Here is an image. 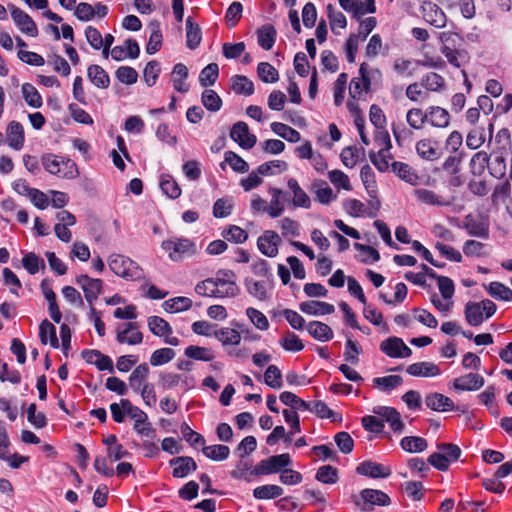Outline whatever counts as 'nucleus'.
<instances>
[{
	"label": "nucleus",
	"mask_w": 512,
	"mask_h": 512,
	"mask_svg": "<svg viewBox=\"0 0 512 512\" xmlns=\"http://www.w3.org/2000/svg\"><path fill=\"white\" fill-rule=\"evenodd\" d=\"M42 165L47 172L62 178L73 179L79 175L78 168L72 160L54 154L42 156Z\"/></svg>",
	"instance_id": "f257e3e1"
},
{
	"label": "nucleus",
	"mask_w": 512,
	"mask_h": 512,
	"mask_svg": "<svg viewBox=\"0 0 512 512\" xmlns=\"http://www.w3.org/2000/svg\"><path fill=\"white\" fill-rule=\"evenodd\" d=\"M108 265L113 273L126 280H137L143 275L141 267L135 261L123 255L110 256Z\"/></svg>",
	"instance_id": "f03ea898"
},
{
	"label": "nucleus",
	"mask_w": 512,
	"mask_h": 512,
	"mask_svg": "<svg viewBox=\"0 0 512 512\" xmlns=\"http://www.w3.org/2000/svg\"><path fill=\"white\" fill-rule=\"evenodd\" d=\"M161 247L168 253L169 258L174 262H179L185 257H190L197 253L195 243L187 238L164 240L161 243Z\"/></svg>",
	"instance_id": "7ed1b4c3"
},
{
	"label": "nucleus",
	"mask_w": 512,
	"mask_h": 512,
	"mask_svg": "<svg viewBox=\"0 0 512 512\" xmlns=\"http://www.w3.org/2000/svg\"><path fill=\"white\" fill-rule=\"evenodd\" d=\"M352 501L361 511L373 510V506H388L391 499L385 492L377 489L366 488L360 492V496L352 495Z\"/></svg>",
	"instance_id": "20e7f679"
},
{
	"label": "nucleus",
	"mask_w": 512,
	"mask_h": 512,
	"mask_svg": "<svg viewBox=\"0 0 512 512\" xmlns=\"http://www.w3.org/2000/svg\"><path fill=\"white\" fill-rule=\"evenodd\" d=\"M292 461L290 455L287 453L271 456L267 459L261 460L250 475L260 476L277 473L283 470V468L291 465Z\"/></svg>",
	"instance_id": "39448f33"
},
{
	"label": "nucleus",
	"mask_w": 512,
	"mask_h": 512,
	"mask_svg": "<svg viewBox=\"0 0 512 512\" xmlns=\"http://www.w3.org/2000/svg\"><path fill=\"white\" fill-rule=\"evenodd\" d=\"M216 287L219 288V298L235 297L239 293V287L235 282V273L231 270H219L213 278Z\"/></svg>",
	"instance_id": "423d86ee"
},
{
	"label": "nucleus",
	"mask_w": 512,
	"mask_h": 512,
	"mask_svg": "<svg viewBox=\"0 0 512 512\" xmlns=\"http://www.w3.org/2000/svg\"><path fill=\"white\" fill-rule=\"evenodd\" d=\"M76 284L83 290L85 299L89 305H92L103 291V281L101 279L91 278L86 274L78 276L76 278Z\"/></svg>",
	"instance_id": "0eeeda50"
},
{
	"label": "nucleus",
	"mask_w": 512,
	"mask_h": 512,
	"mask_svg": "<svg viewBox=\"0 0 512 512\" xmlns=\"http://www.w3.org/2000/svg\"><path fill=\"white\" fill-rule=\"evenodd\" d=\"M421 11L424 20L430 25L436 28H443L446 26L447 17L437 4L425 1L421 5Z\"/></svg>",
	"instance_id": "6e6552de"
},
{
	"label": "nucleus",
	"mask_w": 512,
	"mask_h": 512,
	"mask_svg": "<svg viewBox=\"0 0 512 512\" xmlns=\"http://www.w3.org/2000/svg\"><path fill=\"white\" fill-rule=\"evenodd\" d=\"M230 137L244 149L252 148L257 141L256 136L249 132L248 125L242 121H239L232 126Z\"/></svg>",
	"instance_id": "1a4fd4ad"
},
{
	"label": "nucleus",
	"mask_w": 512,
	"mask_h": 512,
	"mask_svg": "<svg viewBox=\"0 0 512 512\" xmlns=\"http://www.w3.org/2000/svg\"><path fill=\"white\" fill-rule=\"evenodd\" d=\"M11 17L23 33L31 37H36L38 35V28L36 23L26 12L12 5Z\"/></svg>",
	"instance_id": "9d476101"
},
{
	"label": "nucleus",
	"mask_w": 512,
	"mask_h": 512,
	"mask_svg": "<svg viewBox=\"0 0 512 512\" xmlns=\"http://www.w3.org/2000/svg\"><path fill=\"white\" fill-rule=\"evenodd\" d=\"M281 243L280 236L272 230H267L257 240L258 249L268 257H275L278 254V246Z\"/></svg>",
	"instance_id": "9b49d317"
},
{
	"label": "nucleus",
	"mask_w": 512,
	"mask_h": 512,
	"mask_svg": "<svg viewBox=\"0 0 512 512\" xmlns=\"http://www.w3.org/2000/svg\"><path fill=\"white\" fill-rule=\"evenodd\" d=\"M356 471L360 475L370 478H387L391 475V468L373 461H364L359 464Z\"/></svg>",
	"instance_id": "f8f14e48"
},
{
	"label": "nucleus",
	"mask_w": 512,
	"mask_h": 512,
	"mask_svg": "<svg viewBox=\"0 0 512 512\" xmlns=\"http://www.w3.org/2000/svg\"><path fill=\"white\" fill-rule=\"evenodd\" d=\"M484 377L469 373L453 380V388L458 391H476L484 386Z\"/></svg>",
	"instance_id": "ddd939ff"
},
{
	"label": "nucleus",
	"mask_w": 512,
	"mask_h": 512,
	"mask_svg": "<svg viewBox=\"0 0 512 512\" xmlns=\"http://www.w3.org/2000/svg\"><path fill=\"white\" fill-rule=\"evenodd\" d=\"M116 339L120 344L137 345L143 340V334L138 330L136 322H128L124 324V329H117Z\"/></svg>",
	"instance_id": "4468645a"
},
{
	"label": "nucleus",
	"mask_w": 512,
	"mask_h": 512,
	"mask_svg": "<svg viewBox=\"0 0 512 512\" xmlns=\"http://www.w3.org/2000/svg\"><path fill=\"white\" fill-rule=\"evenodd\" d=\"M169 464L173 467L172 474L175 478H184L197 469L195 460L189 456L174 457L169 461Z\"/></svg>",
	"instance_id": "2eb2a0df"
},
{
	"label": "nucleus",
	"mask_w": 512,
	"mask_h": 512,
	"mask_svg": "<svg viewBox=\"0 0 512 512\" xmlns=\"http://www.w3.org/2000/svg\"><path fill=\"white\" fill-rule=\"evenodd\" d=\"M464 228L470 236L487 239L489 236V225L481 218H475L471 214L464 218Z\"/></svg>",
	"instance_id": "dca6fc26"
},
{
	"label": "nucleus",
	"mask_w": 512,
	"mask_h": 512,
	"mask_svg": "<svg viewBox=\"0 0 512 512\" xmlns=\"http://www.w3.org/2000/svg\"><path fill=\"white\" fill-rule=\"evenodd\" d=\"M425 404L431 410L438 412L456 409L452 399L438 392L427 394L425 397Z\"/></svg>",
	"instance_id": "f3484780"
},
{
	"label": "nucleus",
	"mask_w": 512,
	"mask_h": 512,
	"mask_svg": "<svg viewBox=\"0 0 512 512\" xmlns=\"http://www.w3.org/2000/svg\"><path fill=\"white\" fill-rule=\"evenodd\" d=\"M299 309L307 315L323 316L332 314L335 308L332 304L322 301L310 300L300 303Z\"/></svg>",
	"instance_id": "a211bd4d"
},
{
	"label": "nucleus",
	"mask_w": 512,
	"mask_h": 512,
	"mask_svg": "<svg viewBox=\"0 0 512 512\" xmlns=\"http://www.w3.org/2000/svg\"><path fill=\"white\" fill-rule=\"evenodd\" d=\"M406 372L415 377H436L440 374V369L433 362L423 361L409 365Z\"/></svg>",
	"instance_id": "6ab92c4d"
},
{
	"label": "nucleus",
	"mask_w": 512,
	"mask_h": 512,
	"mask_svg": "<svg viewBox=\"0 0 512 512\" xmlns=\"http://www.w3.org/2000/svg\"><path fill=\"white\" fill-rule=\"evenodd\" d=\"M25 141L22 125L17 121H12L7 126V142L10 147L20 150Z\"/></svg>",
	"instance_id": "aec40b11"
},
{
	"label": "nucleus",
	"mask_w": 512,
	"mask_h": 512,
	"mask_svg": "<svg viewBox=\"0 0 512 512\" xmlns=\"http://www.w3.org/2000/svg\"><path fill=\"white\" fill-rule=\"evenodd\" d=\"M306 329L308 333L318 341L326 342L333 338V331L326 323L311 321L307 324Z\"/></svg>",
	"instance_id": "412c9836"
},
{
	"label": "nucleus",
	"mask_w": 512,
	"mask_h": 512,
	"mask_svg": "<svg viewBox=\"0 0 512 512\" xmlns=\"http://www.w3.org/2000/svg\"><path fill=\"white\" fill-rule=\"evenodd\" d=\"M277 31L271 24H265L257 30V40L261 48L266 51L272 49L276 41Z\"/></svg>",
	"instance_id": "4be33fe9"
},
{
	"label": "nucleus",
	"mask_w": 512,
	"mask_h": 512,
	"mask_svg": "<svg viewBox=\"0 0 512 512\" xmlns=\"http://www.w3.org/2000/svg\"><path fill=\"white\" fill-rule=\"evenodd\" d=\"M464 315L467 323L471 326H479L483 323L485 317L480 302L469 301L465 305Z\"/></svg>",
	"instance_id": "5701e85b"
},
{
	"label": "nucleus",
	"mask_w": 512,
	"mask_h": 512,
	"mask_svg": "<svg viewBox=\"0 0 512 512\" xmlns=\"http://www.w3.org/2000/svg\"><path fill=\"white\" fill-rule=\"evenodd\" d=\"M287 185L293 193V205L296 207L310 208L311 200L307 193L300 187L298 181L294 178H290Z\"/></svg>",
	"instance_id": "b1692460"
},
{
	"label": "nucleus",
	"mask_w": 512,
	"mask_h": 512,
	"mask_svg": "<svg viewBox=\"0 0 512 512\" xmlns=\"http://www.w3.org/2000/svg\"><path fill=\"white\" fill-rule=\"evenodd\" d=\"M202 30L195 24L191 17L186 19V45L190 50H195L201 43Z\"/></svg>",
	"instance_id": "393cba45"
},
{
	"label": "nucleus",
	"mask_w": 512,
	"mask_h": 512,
	"mask_svg": "<svg viewBox=\"0 0 512 512\" xmlns=\"http://www.w3.org/2000/svg\"><path fill=\"white\" fill-rule=\"evenodd\" d=\"M428 121L432 126L444 128L449 125L450 115L448 111L439 106H431L427 109Z\"/></svg>",
	"instance_id": "a878e982"
},
{
	"label": "nucleus",
	"mask_w": 512,
	"mask_h": 512,
	"mask_svg": "<svg viewBox=\"0 0 512 512\" xmlns=\"http://www.w3.org/2000/svg\"><path fill=\"white\" fill-rule=\"evenodd\" d=\"M150 369L146 363L139 364L129 376V385L135 391L139 392L144 383H147Z\"/></svg>",
	"instance_id": "bb28decb"
},
{
	"label": "nucleus",
	"mask_w": 512,
	"mask_h": 512,
	"mask_svg": "<svg viewBox=\"0 0 512 512\" xmlns=\"http://www.w3.org/2000/svg\"><path fill=\"white\" fill-rule=\"evenodd\" d=\"M87 76L89 80L98 88L105 89L110 84L109 75L99 65L93 64L88 67Z\"/></svg>",
	"instance_id": "cd10ccee"
},
{
	"label": "nucleus",
	"mask_w": 512,
	"mask_h": 512,
	"mask_svg": "<svg viewBox=\"0 0 512 512\" xmlns=\"http://www.w3.org/2000/svg\"><path fill=\"white\" fill-rule=\"evenodd\" d=\"M224 157V161L220 164L222 170L225 169L226 163L238 173H245L249 170L248 163L235 152L227 151L225 152Z\"/></svg>",
	"instance_id": "c85d7f7f"
},
{
	"label": "nucleus",
	"mask_w": 512,
	"mask_h": 512,
	"mask_svg": "<svg viewBox=\"0 0 512 512\" xmlns=\"http://www.w3.org/2000/svg\"><path fill=\"white\" fill-rule=\"evenodd\" d=\"M231 89L236 94L250 96L254 93V84L246 76L235 75L231 78Z\"/></svg>",
	"instance_id": "c756f323"
},
{
	"label": "nucleus",
	"mask_w": 512,
	"mask_h": 512,
	"mask_svg": "<svg viewBox=\"0 0 512 512\" xmlns=\"http://www.w3.org/2000/svg\"><path fill=\"white\" fill-rule=\"evenodd\" d=\"M271 129L275 134L291 143H296L301 139L300 133L296 129L284 123L273 122L271 124Z\"/></svg>",
	"instance_id": "7c9ffc66"
},
{
	"label": "nucleus",
	"mask_w": 512,
	"mask_h": 512,
	"mask_svg": "<svg viewBox=\"0 0 512 512\" xmlns=\"http://www.w3.org/2000/svg\"><path fill=\"white\" fill-rule=\"evenodd\" d=\"M284 490L281 486L267 484L258 486L253 490V496L259 500L275 499L283 494Z\"/></svg>",
	"instance_id": "2f4dec72"
},
{
	"label": "nucleus",
	"mask_w": 512,
	"mask_h": 512,
	"mask_svg": "<svg viewBox=\"0 0 512 512\" xmlns=\"http://www.w3.org/2000/svg\"><path fill=\"white\" fill-rule=\"evenodd\" d=\"M418 155L426 160L433 161L441 156V151L432 145L431 140L423 139L416 144Z\"/></svg>",
	"instance_id": "473e14b6"
},
{
	"label": "nucleus",
	"mask_w": 512,
	"mask_h": 512,
	"mask_svg": "<svg viewBox=\"0 0 512 512\" xmlns=\"http://www.w3.org/2000/svg\"><path fill=\"white\" fill-rule=\"evenodd\" d=\"M391 168L402 180L412 185L417 184L419 177L408 164L395 161L391 164Z\"/></svg>",
	"instance_id": "72a5a7b5"
},
{
	"label": "nucleus",
	"mask_w": 512,
	"mask_h": 512,
	"mask_svg": "<svg viewBox=\"0 0 512 512\" xmlns=\"http://www.w3.org/2000/svg\"><path fill=\"white\" fill-rule=\"evenodd\" d=\"M149 330L158 337H164L165 335H171L172 327L170 324L161 317L150 316L148 318Z\"/></svg>",
	"instance_id": "f704fd0d"
},
{
	"label": "nucleus",
	"mask_w": 512,
	"mask_h": 512,
	"mask_svg": "<svg viewBox=\"0 0 512 512\" xmlns=\"http://www.w3.org/2000/svg\"><path fill=\"white\" fill-rule=\"evenodd\" d=\"M415 197L418 201L428 204V205H438V206H448L450 205L449 201H445L442 198H440L437 194H435L433 191L420 188L416 189L414 191Z\"/></svg>",
	"instance_id": "c9c22d12"
},
{
	"label": "nucleus",
	"mask_w": 512,
	"mask_h": 512,
	"mask_svg": "<svg viewBox=\"0 0 512 512\" xmlns=\"http://www.w3.org/2000/svg\"><path fill=\"white\" fill-rule=\"evenodd\" d=\"M307 411L314 413L319 418H327V419H331L332 421H339V422L342 421L341 416H339L337 418L336 417L337 414L333 410H331L326 405L325 402L320 401V400L310 402V408L307 409Z\"/></svg>",
	"instance_id": "e433bc0d"
},
{
	"label": "nucleus",
	"mask_w": 512,
	"mask_h": 512,
	"mask_svg": "<svg viewBox=\"0 0 512 512\" xmlns=\"http://www.w3.org/2000/svg\"><path fill=\"white\" fill-rule=\"evenodd\" d=\"M484 287L489 295L497 300H512V290L500 282L494 281Z\"/></svg>",
	"instance_id": "4c0bfd02"
},
{
	"label": "nucleus",
	"mask_w": 512,
	"mask_h": 512,
	"mask_svg": "<svg viewBox=\"0 0 512 512\" xmlns=\"http://www.w3.org/2000/svg\"><path fill=\"white\" fill-rule=\"evenodd\" d=\"M279 399L284 405L290 406L294 410L307 411L310 408V402H306L289 391L282 392Z\"/></svg>",
	"instance_id": "58836bf2"
},
{
	"label": "nucleus",
	"mask_w": 512,
	"mask_h": 512,
	"mask_svg": "<svg viewBox=\"0 0 512 512\" xmlns=\"http://www.w3.org/2000/svg\"><path fill=\"white\" fill-rule=\"evenodd\" d=\"M48 333L50 334V345L53 348H58L59 343L56 335V328L51 322H49L47 319H44L39 326L40 341L44 345L48 342Z\"/></svg>",
	"instance_id": "ea45409f"
},
{
	"label": "nucleus",
	"mask_w": 512,
	"mask_h": 512,
	"mask_svg": "<svg viewBox=\"0 0 512 512\" xmlns=\"http://www.w3.org/2000/svg\"><path fill=\"white\" fill-rule=\"evenodd\" d=\"M162 192L171 199H177L181 195V188L171 175H162L160 181Z\"/></svg>",
	"instance_id": "a19ab883"
},
{
	"label": "nucleus",
	"mask_w": 512,
	"mask_h": 512,
	"mask_svg": "<svg viewBox=\"0 0 512 512\" xmlns=\"http://www.w3.org/2000/svg\"><path fill=\"white\" fill-rule=\"evenodd\" d=\"M219 76V67L217 63H210L205 66L199 75V83L202 87L212 86Z\"/></svg>",
	"instance_id": "79ce46f5"
},
{
	"label": "nucleus",
	"mask_w": 512,
	"mask_h": 512,
	"mask_svg": "<svg viewBox=\"0 0 512 512\" xmlns=\"http://www.w3.org/2000/svg\"><path fill=\"white\" fill-rule=\"evenodd\" d=\"M400 445L403 450L409 453L422 452L428 446L424 438L417 436H406L402 438Z\"/></svg>",
	"instance_id": "37998d69"
},
{
	"label": "nucleus",
	"mask_w": 512,
	"mask_h": 512,
	"mask_svg": "<svg viewBox=\"0 0 512 512\" xmlns=\"http://www.w3.org/2000/svg\"><path fill=\"white\" fill-rule=\"evenodd\" d=\"M270 193L272 195V199L270 205L266 209V212L270 217L277 218L281 216L284 211V204L280 200V197L283 195V191L278 188H271Z\"/></svg>",
	"instance_id": "c03bdc74"
},
{
	"label": "nucleus",
	"mask_w": 512,
	"mask_h": 512,
	"mask_svg": "<svg viewBox=\"0 0 512 512\" xmlns=\"http://www.w3.org/2000/svg\"><path fill=\"white\" fill-rule=\"evenodd\" d=\"M22 94L25 102L33 108H40L43 104L42 97L38 90L30 83L22 85Z\"/></svg>",
	"instance_id": "a18cd8bd"
},
{
	"label": "nucleus",
	"mask_w": 512,
	"mask_h": 512,
	"mask_svg": "<svg viewBox=\"0 0 512 512\" xmlns=\"http://www.w3.org/2000/svg\"><path fill=\"white\" fill-rule=\"evenodd\" d=\"M201 102L203 106L211 112H217L222 107V99L212 89H205L203 91L201 96Z\"/></svg>",
	"instance_id": "49530a36"
},
{
	"label": "nucleus",
	"mask_w": 512,
	"mask_h": 512,
	"mask_svg": "<svg viewBox=\"0 0 512 512\" xmlns=\"http://www.w3.org/2000/svg\"><path fill=\"white\" fill-rule=\"evenodd\" d=\"M245 287L248 293L255 297L260 301H264L267 299V289L265 287L264 282L256 281L253 278H245L244 280Z\"/></svg>",
	"instance_id": "de8ad7c7"
},
{
	"label": "nucleus",
	"mask_w": 512,
	"mask_h": 512,
	"mask_svg": "<svg viewBox=\"0 0 512 512\" xmlns=\"http://www.w3.org/2000/svg\"><path fill=\"white\" fill-rule=\"evenodd\" d=\"M214 336L223 345H238L241 341L240 332L232 328H222L214 332Z\"/></svg>",
	"instance_id": "09e8293b"
},
{
	"label": "nucleus",
	"mask_w": 512,
	"mask_h": 512,
	"mask_svg": "<svg viewBox=\"0 0 512 512\" xmlns=\"http://www.w3.org/2000/svg\"><path fill=\"white\" fill-rule=\"evenodd\" d=\"M264 383L273 388L280 389L283 385L282 373L276 365H269L263 376Z\"/></svg>",
	"instance_id": "8fccbe9b"
},
{
	"label": "nucleus",
	"mask_w": 512,
	"mask_h": 512,
	"mask_svg": "<svg viewBox=\"0 0 512 512\" xmlns=\"http://www.w3.org/2000/svg\"><path fill=\"white\" fill-rule=\"evenodd\" d=\"M402 345V339L396 336L389 337L383 340L380 344V350L391 358H398L400 355V349Z\"/></svg>",
	"instance_id": "3c124183"
},
{
	"label": "nucleus",
	"mask_w": 512,
	"mask_h": 512,
	"mask_svg": "<svg viewBox=\"0 0 512 512\" xmlns=\"http://www.w3.org/2000/svg\"><path fill=\"white\" fill-rule=\"evenodd\" d=\"M258 77L264 83H275L279 79V73L275 67L268 62H260L257 66Z\"/></svg>",
	"instance_id": "603ef678"
},
{
	"label": "nucleus",
	"mask_w": 512,
	"mask_h": 512,
	"mask_svg": "<svg viewBox=\"0 0 512 512\" xmlns=\"http://www.w3.org/2000/svg\"><path fill=\"white\" fill-rule=\"evenodd\" d=\"M184 354L186 357L194 360L209 362L214 359V355L211 350L206 347H200L195 345L188 346Z\"/></svg>",
	"instance_id": "864d4df0"
},
{
	"label": "nucleus",
	"mask_w": 512,
	"mask_h": 512,
	"mask_svg": "<svg viewBox=\"0 0 512 512\" xmlns=\"http://www.w3.org/2000/svg\"><path fill=\"white\" fill-rule=\"evenodd\" d=\"M313 188H315L316 197L321 204H329L336 198L333 190L323 180L315 181Z\"/></svg>",
	"instance_id": "5fc2aeb1"
},
{
	"label": "nucleus",
	"mask_w": 512,
	"mask_h": 512,
	"mask_svg": "<svg viewBox=\"0 0 512 512\" xmlns=\"http://www.w3.org/2000/svg\"><path fill=\"white\" fill-rule=\"evenodd\" d=\"M406 121L411 128L419 130L428 121L427 111L423 112L419 108H412L406 114Z\"/></svg>",
	"instance_id": "6e6d98bb"
},
{
	"label": "nucleus",
	"mask_w": 512,
	"mask_h": 512,
	"mask_svg": "<svg viewBox=\"0 0 512 512\" xmlns=\"http://www.w3.org/2000/svg\"><path fill=\"white\" fill-rule=\"evenodd\" d=\"M203 454L214 461H223L228 458L230 449L226 445L205 446L202 449Z\"/></svg>",
	"instance_id": "4d7b16f0"
},
{
	"label": "nucleus",
	"mask_w": 512,
	"mask_h": 512,
	"mask_svg": "<svg viewBox=\"0 0 512 512\" xmlns=\"http://www.w3.org/2000/svg\"><path fill=\"white\" fill-rule=\"evenodd\" d=\"M441 52L448 62L457 68H459L462 63L466 62L468 59L467 52L464 50H453L448 46H443Z\"/></svg>",
	"instance_id": "13d9d810"
},
{
	"label": "nucleus",
	"mask_w": 512,
	"mask_h": 512,
	"mask_svg": "<svg viewBox=\"0 0 512 512\" xmlns=\"http://www.w3.org/2000/svg\"><path fill=\"white\" fill-rule=\"evenodd\" d=\"M192 301L187 297H175L164 302V309L167 312H180L190 309Z\"/></svg>",
	"instance_id": "bf43d9fd"
},
{
	"label": "nucleus",
	"mask_w": 512,
	"mask_h": 512,
	"mask_svg": "<svg viewBox=\"0 0 512 512\" xmlns=\"http://www.w3.org/2000/svg\"><path fill=\"white\" fill-rule=\"evenodd\" d=\"M176 353L172 348H161L155 350L150 357V364L152 366H160L170 362Z\"/></svg>",
	"instance_id": "052dcab7"
},
{
	"label": "nucleus",
	"mask_w": 512,
	"mask_h": 512,
	"mask_svg": "<svg viewBox=\"0 0 512 512\" xmlns=\"http://www.w3.org/2000/svg\"><path fill=\"white\" fill-rule=\"evenodd\" d=\"M403 379L399 375H390L385 377H376L373 379L375 386L379 387L383 391H390L401 385Z\"/></svg>",
	"instance_id": "680f3d73"
},
{
	"label": "nucleus",
	"mask_w": 512,
	"mask_h": 512,
	"mask_svg": "<svg viewBox=\"0 0 512 512\" xmlns=\"http://www.w3.org/2000/svg\"><path fill=\"white\" fill-rule=\"evenodd\" d=\"M195 291L201 296L219 298V288L216 287L213 278L199 282L195 287Z\"/></svg>",
	"instance_id": "e2e57ef3"
},
{
	"label": "nucleus",
	"mask_w": 512,
	"mask_h": 512,
	"mask_svg": "<svg viewBox=\"0 0 512 512\" xmlns=\"http://www.w3.org/2000/svg\"><path fill=\"white\" fill-rule=\"evenodd\" d=\"M421 85L430 91H440L445 86V80L439 74L431 72L422 78Z\"/></svg>",
	"instance_id": "0e129e2a"
},
{
	"label": "nucleus",
	"mask_w": 512,
	"mask_h": 512,
	"mask_svg": "<svg viewBox=\"0 0 512 512\" xmlns=\"http://www.w3.org/2000/svg\"><path fill=\"white\" fill-rule=\"evenodd\" d=\"M22 264L24 268L32 275L36 274L40 268H45V262L39 258L35 253H27L23 259Z\"/></svg>",
	"instance_id": "69168bd1"
},
{
	"label": "nucleus",
	"mask_w": 512,
	"mask_h": 512,
	"mask_svg": "<svg viewBox=\"0 0 512 512\" xmlns=\"http://www.w3.org/2000/svg\"><path fill=\"white\" fill-rule=\"evenodd\" d=\"M392 158L390 151L388 153L384 151H378L377 153L374 151L369 152V159L373 163V165L380 171L385 172L389 168V159Z\"/></svg>",
	"instance_id": "338daca9"
},
{
	"label": "nucleus",
	"mask_w": 512,
	"mask_h": 512,
	"mask_svg": "<svg viewBox=\"0 0 512 512\" xmlns=\"http://www.w3.org/2000/svg\"><path fill=\"white\" fill-rule=\"evenodd\" d=\"M316 479L324 484H334L338 481V471L331 465L322 466L317 470Z\"/></svg>",
	"instance_id": "774afa93"
}]
</instances>
